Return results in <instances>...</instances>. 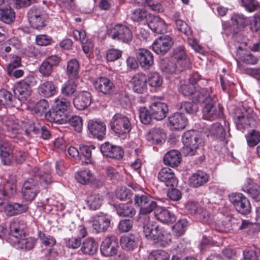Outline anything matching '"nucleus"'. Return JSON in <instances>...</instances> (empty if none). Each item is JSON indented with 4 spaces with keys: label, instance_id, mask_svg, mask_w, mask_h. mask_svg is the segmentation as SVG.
Instances as JSON below:
<instances>
[{
    "label": "nucleus",
    "instance_id": "obj_1",
    "mask_svg": "<svg viewBox=\"0 0 260 260\" xmlns=\"http://www.w3.org/2000/svg\"><path fill=\"white\" fill-rule=\"evenodd\" d=\"M143 232L148 239L154 241L164 247L168 246L172 240L170 232L153 221H149L144 225Z\"/></svg>",
    "mask_w": 260,
    "mask_h": 260
},
{
    "label": "nucleus",
    "instance_id": "obj_2",
    "mask_svg": "<svg viewBox=\"0 0 260 260\" xmlns=\"http://www.w3.org/2000/svg\"><path fill=\"white\" fill-rule=\"evenodd\" d=\"M234 118L237 128L244 132L249 127L257 125V116L252 108L243 106L235 110Z\"/></svg>",
    "mask_w": 260,
    "mask_h": 260
},
{
    "label": "nucleus",
    "instance_id": "obj_3",
    "mask_svg": "<svg viewBox=\"0 0 260 260\" xmlns=\"http://www.w3.org/2000/svg\"><path fill=\"white\" fill-rule=\"evenodd\" d=\"M111 129L118 136L128 134L132 129L131 119L121 113H116L112 117L109 123Z\"/></svg>",
    "mask_w": 260,
    "mask_h": 260
},
{
    "label": "nucleus",
    "instance_id": "obj_4",
    "mask_svg": "<svg viewBox=\"0 0 260 260\" xmlns=\"http://www.w3.org/2000/svg\"><path fill=\"white\" fill-rule=\"evenodd\" d=\"M199 137L194 131H188L185 132L182 137L183 146L182 153L185 156H193L196 154L199 149Z\"/></svg>",
    "mask_w": 260,
    "mask_h": 260
},
{
    "label": "nucleus",
    "instance_id": "obj_5",
    "mask_svg": "<svg viewBox=\"0 0 260 260\" xmlns=\"http://www.w3.org/2000/svg\"><path fill=\"white\" fill-rule=\"evenodd\" d=\"M229 198L236 210L240 214L246 215L251 212V206L250 201L242 193H232L229 195Z\"/></svg>",
    "mask_w": 260,
    "mask_h": 260
},
{
    "label": "nucleus",
    "instance_id": "obj_6",
    "mask_svg": "<svg viewBox=\"0 0 260 260\" xmlns=\"http://www.w3.org/2000/svg\"><path fill=\"white\" fill-rule=\"evenodd\" d=\"M108 35L113 40L125 44H129L133 39V33L130 28L122 24L115 25L108 30Z\"/></svg>",
    "mask_w": 260,
    "mask_h": 260
},
{
    "label": "nucleus",
    "instance_id": "obj_7",
    "mask_svg": "<svg viewBox=\"0 0 260 260\" xmlns=\"http://www.w3.org/2000/svg\"><path fill=\"white\" fill-rule=\"evenodd\" d=\"M193 100L205 105L211 101L217 102L218 98L214 92L213 88L208 85L207 86H202L197 88Z\"/></svg>",
    "mask_w": 260,
    "mask_h": 260
},
{
    "label": "nucleus",
    "instance_id": "obj_8",
    "mask_svg": "<svg viewBox=\"0 0 260 260\" xmlns=\"http://www.w3.org/2000/svg\"><path fill=\"white\" fill-rule=\"evenodd\" d=\"M39 192V185L37 180L34 178H29L23 182L21 188V194L25 201H33Z\"/></svg>",
    "mask_w": 260,
    "mask_h": 260
},
{
    "label": "nucleus",
    "instance_id": "obj_9",
    "mask_svg": "<svg viewBox=\"0 0 260 260\" xmlns=\"http://www.w3.org/2000/svg\"><path fill=\"white\" fill-rule=\"evenodd\" d=\"M230 123L228 121L224 120L223 126L219 122H215L211 124L209 128L208 136L218 139L226 144L228 142L226 139V131L228 132L229 135L230 136Z\"/></svg>",
    "mask_w": 260,
    "mask_h": 260
},
{
    "label": "nucleus",
    "instance_id": "obj_10",
    "mask_svg": "<svg viewBox=\"0 0 260 260\" xmlns=\"http://www.w3.org/2000/svg\"><path fill=\"white\" fill-rule=\"evenodd\" d=\"M223 108L217 102L212 101L205 104L202 110L203 118L207 120H214L222 118L223 116Z\"/></svg>",
    "mask_w": 260,
    "mask_h": 260
},
{
    "label": "nucleus",
    "instance_id": "obj_11",
    "mask_svg": "<svg viewBox=\"0 0 260 260\" xmlns=\"http://www.w3.org/2000/svg\"><path fill=\"white\" fill-rule=\"evenodd\" d=\"M93 85L98 93L106 95H112L114 92L115 88L113 82L105 77H100L95 79Z\"/></svg>",
    "mask_w": 260,
    "mask_h": 260
},
{
    "label": "nucleus",
    "instance_id": "obj_12",
    "mask_svg": "<svg viewBox=\"0 0 260 260\" xmlns=\"http://www.w3.org/2000/svg\"><path fill=\"white\" fill-rule=\"evenodd\" d=\"M28 20L34 28L42 29L46 25L44 15L41 10L36 6L32 7L27 13Z\"/></svg>",
    "mask_w": 260,
    "mask_h": 260
},
{
    "label": "nucleus",
    "instance_id": "obj_13",
    "mask_svg": "<svg viewBox=\"0 0 260 260\" xmlns=\"http://www.w3.org/2000/svg\"><path fill=\"white\" fill-rule=\"evenodd\" d=\"M174 44L172 38L169 35H162L156 39L152 45L153 50L157 54H165Z\"/></svg>",
    "mask_w": 260,
    "mask_h": 260
},
{
    "label": "nucleus",
    "instance_id": "obj_14",
    "mask_svg": "<svg viewBox=\"0 0 260 260\" xmlns=\"http://www.w3.org/2000/svg\"><path fill=\"white\" fill-rule=\"evenodd\" d=\"M118 247V239L114 236L108 237L102 242L100 251L102 255L110 257L117 253Z\"/></svg>",
    "mask_w": 260,
    "mask_h": 260
},
{
    "label": "nucleus",
    "instance_id": "obj_15",
    "mask_svg": "<svg viewBox=\"0 0 260 260\" xmlns=\"http://www.w3.org/2000/svg\"><path fill=\"white\" fill-rule=\"evenodd\" d=\"M136 57L140 67L144 70H149L154 64L152 52L145 48H140L136 52Z\"/></svg>",
    "mask_w": 260,
    "mask_h": 260
},
{
    "label": "nucleus",
    "instance_id": "obj_16",
    "mask_svg": "<svg viewBox=\"0 0 260 260\" xmlns=\"http://www.w3.org/2000/svg\"><path fill=\"white\" fill-rule=\"evenodd\" d=\"M100 150L104 156L118 160L122 159L124 155V151L121 147L109 142L103 144L100 147Z\"/></svg>",
    "mask_w": 260,
    "mask_h": 260
},
{
    "label": "nucleus",
    "instance_id": "obj_17",
    "mask_svg": "<svg viewBox=\"0 0 260 260\" xmlns=\"http://www.w3.org/2000/svg\"><path fill=\"white\" fill-rule=\"evenodd\" d=\"M87 126L89 133L93 138L102 140L105 137L106 126L104 122L89 120Z\"/></svg>",
    "mask_w": 260,
    "mask_h": 260
},
{
    "label": "nucleus",
    "instance_id": "obj_18",
    "mask_svg": "<svg viewBox=\"0 0 260 260\" xmlns=\"http://www.w3.org/2000/svg\"><path fill=\"white\" fill-rule=\"evenodd\" d=\"M158 180L165 184L167 187H176L178 184V179L174 171L170 168H162L158 173Z\"/></svg>",
    "mask_w": 260,
    "mask_h": 260
},
{
    "label": "nucleus",
    "instance_id": "obj_19",
    "mask_svg": "<svg viewBox=\"0 0 260 260\" xmlns=\"http://www.w3.org/2000/svg\"><path fill=\"white\" fill-rule=\"evenodd\" d=\"M91 93L85 90L79 92L75 96L73 101L74 107L78 110H84L87 109L91 105Z\"/></svg>",
    "mask_w": 260,
    "mask_h": 260
},
{
    "label": "nucleus",
    "instance_id": "obj_20",
    "mask_svg": "<svg viewBox=\"0 0 260 260\" xmlns=\"http://www.w3.org/2000/svg\"><path fill=\"white\" fill-rule=\"evenodd\" d=\"M147 80L145 74L138 73L136 74L131 79V84L134 92L143 93L147 90Z\"/></svg>",
    "mask_w": 260,
    "mask_h": 260
},
{
    "label": "nucleus",
    "instance_id": "obj_21",
    "mask_svg": "<svg viewBox=\"0 0 260 260\" xmlns=\"http://www.w3.org/2000/svg\"><path fill=\"white\" fill-rule=\"evenodd\" d=\"M173 57L176 60L177 63L182 68L181 69H179L180 71L190 67V61L187 57L185 47L183 46L180 45L174 48Z\"/></svg>",
    "mask_w": 260,
    "mask_h": 260
},
{
    "label": "nucleus",
    "instance_id": "obj_22",
    "mask_svg": "<svg viewBox=\"0 0 260 260\" xmlns=\"http://www.w3.org/2000/svg\"><path fill=\"white\" fill-rule=\"evenodd\" d=\"M68 115V113L53 107L45 114V118L51 122L60 124L67 123Z\"/></svg>",
    "mask_w": 260,
    "mask_h": 260
},
{
    "label": "nucleus",
    "instance_id": "obj_23",
    "mask_svg": "<svg viewBox=\"0 0 260 260\" xmlns=\"http://www.w3.org/2000/svg\"><path fill=\"white\" fill-rule=\"evenodd\" d=\"M12 240L13 241V246L16 249L23 251L32 250L37 242L35 238L31 237L25 238V235L16 239H12Z\"/></svg>",
    "mask_w": 260,
    "mask_h": 260
},
{
    "label": "nucleus",
    "instance_id": "obj_24",
    "mask_svg": "<svg viewBox=\"0 0 260 260\" xmlns=\"http://www.w3.org/2000/svg\"><path fill=\"white\" fill-rule=\"evenodd\" d=\"M58 85L54 81L47 80L41 83L38 87V93L42 96L50 98L56 94Z\"/></svg>",
    "mask_w": 260,
    "mask_h": 260
},
{
    "label": "nucleus",
    "instance_id": "obj_25",
    "mask_svg": "<svg viewBox=\"0 0 260 260\" xmlns=\"http://www.w3.org/2000/svg\"><path fill=\"white\" fill-rule=\"evenodd\" d=\"M26 223L24 220L16 219L10 223V235L12 239H16L25 236Z\"/></svg>",
    "mask_w": 260,
    "mask_h": 260
},
{
    "label": "nucleus",
    "instance_id": "obj_26",
    "mask_svg": "<svg viewBox=\"0 0 260 260\" xmlns=\"http://www.w3.org/2000/svg\"><path fill=\"white\" fill-rule=\"evenodd\" d=\"M149 109L151 112L153 118L157 120L164 119L169 111L168 105L162 102H154L150 106Z\"/></svg>",
    "mask_w": 260,
    "mask_h": 260
},
{
    "label": "nucleus",
    "instance_id": "obj_27",
    "mask_svg": "<svg viewBox=\"0 0 260 260\" xmlns=\"http://www.w3.org/2000/svg\"><path fill=\"white\" fill-rule=\"evenodd\" d=\"M242 190L256 202H260V186L251 179L249 178L246 179L242 187Z\"/></svg>",
    "mask_w": 260,
    "mask_h": 260
},
{
    "label": "nucleus",
    "instance_id": "obj_28",
    "mask_svg": "<svg viewBox=\"0 0 260 260\" xmlns=\"http://www.w3.org/2000/svg\"><path fill=\"white\" fill-rule=\"evenodd\" d=\"M111 220L106 214H101L95 217L92 220L93 231L99 233L106 231L110 226Z\"/></svg>",
    "mask_w": 260,
    "mask_h": 260
},
{
    "label": "nucleus",
    "instance_id": "obj_29",
    "mask_svg": "<svg viewBox=\"0 0 260 260\" xmlns=\"http://www.w3.org/2000/svg\"><path fill=\"white\" fill-rule=\"evenodd\" d=\"M154 214L158 220L164 223H173L176 220L174 214L164 207L158 206L155 210Z\"/></svg>",
    "mask_w": 260,
    "mask_h": 260
},
{
    "label": "nucleus",
    "instance_id": "obj_30",
    "mask_svg": "<svg viewBox=\"0 0 260 260\" xmlns=\"http://www.w3.org/2000/svg\"><path fill=\"white\" fill-rule=\"evenodd\" d=\"M147 25L152 31L157 34H164L167 31V26L165 21L157 16L152 15Z\"/></svg>",
    "mask_w": 260,
    "mask_h": 260
},
{
    "label": "nucleus",
    "instance_id": "obj_31",
    "mask_svg": "<svg viewBox=\"0 0 260 260\" xmlns=\"http://www.w3.org/2000/svg\"><path fill=\"white\" fill-rule=\"evenodd\" d=\"M13 146L8 141L1 142L0 144V157L4 165L11 164Z\"/></svg>",
    "mask_w": 260,
    "mask_h": 260
},
{
    "label": "nucleus",
    "instance_id": "obj_32",
    "mask_svg": "<svg viewBox=\"0 0 260 260\" xmlns=\"http://www.w3.org/2000/svg\"><path fill=\"white\" fill-rule=\"evenodd\" d=\"M209 175L203 171H198L193 173L189 179V184L193 187H198L208 182Z\"/></svg>",
    "mask_w": 260,
    "mask_h": 260
},
{
    "label": "nucleus",
    "instance_id": "obj_33",
    "mask_svg": "<svg viewBox=\"0 0 260 260\" xmlns=\"http://www.w3.org/2000/svg\"><path fill=\"white\" fill-rule=\"evenodd\" d=\"M232 25L234 27L233 34L236 35L242 31L248 24L247 17L242 14H233L231 18Z\"/></svg>",
    "mask_w": 260,
    "mask_h": 260
},
{
    "label": "nucleus",
    "instance_id": "obj_34",
    "mask_svg": "<svg viewBox=\"0 0 260 260\" xmlns=\"http://www.w3.org/2000/svg\"><path fill=\"white\" fill-rule=\"evenodd\" d=\"M170 125L175 129H183L187 125V118L180 112H176L169 117Z\"/></svg>",
    "mask_w": 260,
    "mask_h": 260
},
{
    "label": "nucleus",
    "instance_id": "obj_35",
    "mask_svg": "<svg viewBox=\"0 0 260 260\" xmlns=\"http://www.w3.org/2000/svg\"><path fill=\"white\" fill-rule=\"evenodd\" d=\"M180 152L176 150H172L167 152L163 158L165 165L172 168L177 167L181 162Z\"/></svg>",
    "mask_w": 260,
    "mask_h": 260
},
{
    "label": "nucleus",
    "instance_id": "obj_36",
    "mask_svg": "<svg viewBox=\"0 0 260 260\" xmlns=\"http://www.w3.org/2000/svg\"><path fill=\"white\" fill-rule=\"evenodd\" d=\"M166 134L159 127H153L150 130L147 136V139L152 144H160L165 140Z\"/></svg>",
    "mask_w": 260,
    "mask_h": 260
},
{
    "label": "nucleus",
    "instance_id": "obj_37",
    "mask_svg": "<svg viewBox=\"0 0 260 260\" xmlns=\"http://www.w3.org/2000/svg\"><path fill=\"white\" fill-rule=\"evenodd\" d=\"M131 14L132 19L134 21L147 24L152 15L144 8L135 9L132 11Z\"/></svg>",
    "mask_w": 260,
    "mask_h": 260
},
{
    "label": "nucleus",
    "instance_id": "obj_38",
    "mask_svg": "<svg viewBox=\"0 0 260 260\" xmlns=\"http://www.w3.org/2000/svg\"><path fill=\"white\" fill-rule=\"evenodd\" d=\"M45 169L47 171L41 172L38 167H34L31 170V174L34 177H39L41 184H49L53 182L51 174L50 167L46 166Z\"/></svg>",
    "mask_w": 260,
    "mask_h": 260
},
{
    "label": "nucleus",
    "instance_id": "obj_39",
    "mask_svg": "<svg viewBox=\"0 0 260 260\" xmlns=\"http://www.w3.org/2000/svg\"><path fill=\"white\" fill-rule=\"evenodd\" d=\"M78 85V80L68 78L61 86V93L66 97L72 98L77 90Z\"/></svg>",
    "mask_w": 260,
    "mask_h": 260
},
{
    "label": "nucleus",
    "instance_id": "obj_40",
    "mask_svg": "<svg viewBox=\"0 0 260 260\" xmlns=\"http://www.w3.org/2000/svg\"><path fill=\"white\" fill-rule=\"evenodd\" d=\"M98 247V242L93 238H88L82 243L80 250L85 254L92 255L96 252Z\"/></svg>",
    "mask_w": 260,
    "mask_h": 260
},
{
    "label": "nucleus",
    "instance_id": "obj_41",
    "mask_svg": "<svg viewBox=\"0 0 260 260\" xmlns=\"http://www.w3.org/2000/svg\"><path fill=\"white\" fill-rule=\"evenodd\" d=\"M28 206L24 204L12 203L8 204L5 207V212L8 216H12L25 212Z\"/></svg>",
    "mask_w": 260,
    "mask_h": 260
},
{
    "label": "nucleus",
    "instance_id": "obj_42",
    "mask_svg": "<svg viewBox=\"0 0 260 260\" xmlns=\"http://www.w3.org/2000/svg\"><path fill=\"white\" fill-rule=\"evenodd\" d=\"M15 96L10 91L4 89L0 90V110L7 106L15 107Z\"/></svg>",
    "mask_w": 260,
    "mask_h": 260
},
{
    "label": "nucleus",
    "instance_id": "obj_43",
    "mask_svg": "<svg viewBox=\"0 0 260 260\" xmlns=\"http://www.w3.org/2000/svg\"><path fill=\"white\" fill-rule=\"evenodd\" d=\"M79 67V63L77 59H71L68 61L67 66V75L69 79L78 80Z\"/></svg>",
    "mask_w": 260,
    "mask_h": 260
},
{
    "label": "nucleus",
    "instance_id": "obj_44",
    "mask_svg": "<svg viewBox=\"0 0 260 260\" xmlns=\"http://www.w3.org/2000/svg\"><path fill=\"white\" fill-rule=\"evenodd\" d=\"M2 190L6 194V197L11 199L16 194V180L13 176H10L5 183Z\"/></svg>",
    "mask_w": 260,
    "mask_h": 260
},
{
    "label": "nucleus",
    "instance_id": "obj_45",
    "mask_svg": "<svg viewBox=\"0 0 260 260\" xmlns=\"http://www.w3.org/2000/svg\"><path fill=\"white\" fill-rule=\"evenodd\" d=\"M149 86L155 90L159 89L163 83V78L156 72H150L147 78Z\"/></svg>",
    "mask_w": 260,
    "mask_h": 260
},
{
    "label": "nucleus",
    "instance_id": "obj_46",
    "mask_svg": "<svg viewBox=\"0 0 260 260\" xmlns=\"http://www.w3.org/2000/svg\"><path fill=\"white\" fill-rule=\"evenodd\" d=\"M137 238L134 235H124L121 237L120 243L122 248L127 251L132 250L137 246Z\"/></svg>",
    "mask_w": 260,
    "mask_h": 260
},
{
    "label": "nucleus",
    "instance_id": "obj_47",
    "mask_svg": "<svg viewBox=\"0 0 260 260\" xmlns=\"http://www.w3.org/2000/svg\"><path fill=\"white\" fill-rule=\"evenodd\" d=\"M86 202L90 209L95 210L101 206L103 199L99 193L93 192L87 196Z\"/></svg>",
    "mask_w": 260,
    "mask_h": 260
},
{
    "label": "nucleus",
    "instance_id": "obj_48",
    "mask_svg": "<svg viewBox=\"0 0 260 260\" xmlns=\"http://www.w3.org/2000/svg\"><path fill=\"white\" fill-rule=\"evenodd\" d=\"M15 18V13L11 7L0 8V20L10 24L14 21Z\"/></svg>",
    "mask_w": 260,
    "mask_h": 260
},
{
    "label": "nucleus",
    "instance_id": "obj_49",
    "mask_svg": "<svg viewBox=\"0 0 260 260\" xmlns=\"http://www.w3.org/2000/svg\"><path fill=\"white\" fill-rule=\"evenodd\" d=\"M95 149V146L82 145L80 146V154L84 158L85 164H92L93 162L92 157V150Z\"/></svg>",
    "mask_w": 260,
    "mask_h": 260
},
{
    "label": "nucleus",
    "instance_id": "obj_50",
    "mask_svg": "<svg viewBox=\"0 0 260 260\" xmlns=\"http://www.w3.org/2000/svg\"><path fill=\"white\" fill-rule=\"evenodd\" d=\"M116 210L118 215L120 216L133 217L136 214L135 208L126 204H119L116 207Z\"/></svg>",
    "mask_w": 260,
    "mask_h": 260
},
{
    "label": "nucleus",
    "instance_id": "obj_51",
    "mask_svg": "<svg viewBox=\"0 0 260 260\" xmlns=\"http://www.w3.org/2000/svg\"><path fill=\"white\" fill-rule=\"evenodd\" d=\"M16 90L18 92V99L20 101H25L30 96L31 92V88L24 85L21 81H19L16 84Z\"/></svg>",
    "mask_w": 260,
    "mask_h": 260
},
{
    "label": "nucleus",
    "instance_id": "obj_52",
    "mask_svg": "<svg viewBox=\"0 0 260 260\" xmlns=\"http://www.w3.org/2000/svg\"><path fill=\"white\" fill-rule=\"evenodd\" d=\"M188 225V221L186 219L179 220L172 227L173 234L178 238L183 235Z\"/></svg>",
    "mask_w": 260,
    "mask_h": 260
},
{
    "label": "nucleus",
    "instance_id": "obj_53",
    "mask_svg": "<svg viewBox=\"0 0 260 260\" xmlns=\"http://www.w3.org/2000/svg\"><path fill=\"white\" fill-rule=\"evenodd\" d=\"M188 82L198 88L203 86H207L209 84L208 80L202 77L198 72H193L190 76Z\"/></svg>",
    "mask_w": 260,
    "mask_h": 260
},
{
    "label": "nucleus",
    "instance_id": "obj_54",
    "mask_svg": "<svg viewBox=\"0 0 260 260\" xmlns=\"http://www.w3.org/2000/svg\"><path fill=\"white\" fill-rule=\"evenodd\" d=\"M178 110L184 111L188 114H194L198 111V106L197 104L190 102H183L176 105Z\"/></svg>",
    "mask_w": 260,
    "mask_h": 260
},
{
    "label": "nucleus",
    "instance_id": "obj_55",
    "mask_svg": "<svg viewBox=\"0 0 260 260\" xmlns=\"http://www.w3.org/2000/svg\"><path fill=\"white\" fill-rule=\"evenodd\" d=\"M49 107V105L47 100L44 99L41 100L34 106V111L37 116H41L44 115L45 118V114L48 111L47 110Z\"/></svg>",
    "mask_w": 260,
    "mask_h": 260
},
{
    "label": "nucleus",
    "instance_id": "obj_56",
    "mask_svg": "<svg viewBox=\"0 0 260 260\" xmlns=\"http://www.w3.org/2000/svg\"><path fill=\"white\" fill-rule=\"evenodd\" d=\"M139 115L141 122L144 124L150 123L153 116L150 109L146 107H141L139 109Z\"/></svg>",
    "mask_w": 260,
    "mask_h": 260
},
{
    "label": "nucleus",
    "instance_id": "obj_57",
    "mask_svg": "<svg viewBox=\"0 0 260 260\" xmlns=\"http://www.w3.org/2000/svg\"><path fill=\"white\" fill-rule=\"evenodd\" d=\"M38 236L42 244L48 247H53L56 244L55 238L50 235L39 230L38 232Z\"/></svg>",
    "mask_w": 260,
    "mask_h": 260
},
{
    "label": "nucleus",
    "instance_id": "obj_58",
    "mask_svg": "<svg viewBox=\"0 0 260 260\" xmlns=\"http://www.w3.org/2000/svg\"><path fill=\"white\" fill-rule=\"evenodd\" d=\"M247 143L249 147H253L260 142V132L252 130L246 135Z\"/></svg>",
    "mask_w": 260,
    "mask_h": 260
},
{
    "label": "nucleus",
    "instance_id": "obj_59",
    "mask_svg": "<svg viewBox=\"0 0 260 260\" xmlns=\"http://www.w3.org/2000/svg\"><path fill=\"white\" fill-rule=\"evenodd\" d=\"M75 177L78 182L82 184H87L90 181L92 174L90 170H84L77 172Z\"/></svg>",
    "mask_w": 260,
    "mask_h": 260
},
{
    "label": "nucleus",
    "instance_id": "obj_60",
    "mask_svg": "<svg viewBox=\"0 0 260 260\" xmlns=\"http://www.w3.org/2000/svg\"><path fill=\"white\" fill-rule=\"evenodd\" d=\"M158 207L156 202L151 197L150 199H149L146 203L140 209L139 214L141 215H147L151 213L153 210L155 211Z\"/></svg>",
    "mask_w": 260,
    "mask_h": 260
},
{
    "label": "nucleus",
    "instance_id": "obj_61",
    "mask_svg": "<svg viewBox=\"0 0 260 260\" xmlns=\"http://www.w3.org/2000/svg\"><path fill=\"white\" fill-rule=\"evenodd\" d=\"M68 122L74 128V130L78 133L80 132L82 129L83 120L82 118L79 116H72L70 115L68 116Z\"/></svg>",
    "mask_w": 260,
    "mask_h": 260
},
{
    "label": "nucleus",
    "instance_id": "obj_62",
    "mask_svg": "<svg viewBox=\"0 0 260 260\" xmlns=\"http://www.w3.org/2000/svg\"><path fill=\"white\" fill-rule=\"evenodd\" d=\"M197 88L198 86H194L188 82L187 84L181 85L179 88V91L183 95L186 96H191L193 99L194 93L196 91Z\"/></svg>",
    "mask_w": 260,
    "mask_h": 260
},
{
    "label": "nucleus",
    "instance_id": "obj_63",
    "mask_svg": "<svg viewBox=\"0 0 260 260\" xmlns=\"http://www.w3.org/2000/svg\"><path fill=\"white\" fill-rule=\"evenodd\" d=\"M133 193L129 189L121 187L117 190L116 197L121 201L129 202L132 200Z\"/></svg>",
    "mask_w": 260,
    "mask_h": 260
},
{
    "label": "nucleus",
    "instance_id": "obj_64",
    "mask_svg": "<svg viewBox=\"0 0 260 260\" xmlns=\"http://www.w3.org/2000/svg\"><path fill=\"white\" fill-rule=\"evenodd\" d=\"M169 254L165 250L157 249L152 251L149 255V260H169Z\"/></svg>",
    "mask_w": 260,
    "mask_h": 260
}]
</instances>
